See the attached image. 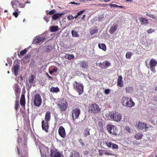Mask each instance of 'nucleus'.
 Masks as SVG:
<instances>
[{
  "label": "nucleus",
  "mask_w": 157,
  "mask_h": 157,
  "mask_svg": "<svg viewBox=\"0 0 157 157\" xmlns=\"http://www.w3.org/2000/svg\"><path fill=\"white\" fill-rule=\"evenodd\" d=\"M73 89L78 93L79 95H81L84 91V86L82 83H78L75 81L73 83Z\"/></svg>",
  "instance_id": "f257e3e1"
},
{
  "label": "nucleus",
  "mask_w": 157,
  "mask_h": 157,
  "mask_svg": "<svg viewBox=\"0 0 157 157\" xmlns=\"http://www.w3.org/2000/svg\"><path fill=\"white\" fill-rule=\"evenodd\" d=\"M101 111V109L98 105L96 104H90L88 106L89 113L96 114L98 113Z\"/></svg>",
  "instance_id": "f03ea898"
},
{
  "label": "nucleus",
  "mask_w": 157,
  "mask_h": 157,
  "mask_svg": "<svg viewBox=\"0 0 157 157\" xmlns=\"http://www.w3.org/2000/svg\"><path fill=\"white\" fill-rule=\"evenodd\" d=\"M17 150L19 155L20 157H28L27 148V145L24 144L20 148V151L19 148L17 147Z\"/></svg>",
  "instance_id": "7ed1b4c3"
},
{
  "label": "nucleus",
  "mask_w": 157,
  "mask_h": 157,
  "mask_svg": "<svg viewBox=\"0 0 157 157\" xmlns=\"http://www.w3.org/2000/svg\"><path fill=\"white\" fill-rule=\"evenodd\" d=\"M106 128L108 132L114 136L117 135L118 132V129L116 126L108 124L106 126Z\"/></svg>",
  "instance_id": "20e7f679"
},
{
  "label": "nucleus",
  "mask_w": 157,
  "mask_h": 157,
  "mask_svg": "<svg viewBox=\"0 0 157 157\" xmlns=\"http://www.w3.org/2000/svg\"><path fill=\"white\" fill-rule=\"evenodd\" d=\"M34 105L36 106L39 107L41 104L42 100L41 96L39 94H36L34 97L33 98Z\"/></svg>",
  "instance_id": "39448f33"
},
{
  "label": "nucleus",
  "mask_w": 157,
  "mask_h": 157,
  "mask_svg": "<svg viewBox=\"0 0 157 157\" xmlns=\"http://www.w3.org/2000/svg\"><path fill=\"white\" fill-rule=\"evenodd\" d=\"M122 117V115L120 113L116 112H113L110 115L111 119L116 122L120 121Z\"/></svg>",
  "instance_id": "423d86ee"
},
{
  "label": "nucleus",
  "mask_w": 157,
  "mask_h": 157,
  "mask_svg": "<svg viewBox=\"0 0 157 157\" xmlns=\"http://www.w3.org/2000/svg\"><path fill=\"white\" fill-rule=\"evenodd\" d=\"M58 105L60 111H65L67 109L68 103L66 101L62 99L58 102Z\"/></svg>",
  "instance_id": "0eeeda50"
},
{
  "label": "nucleus",
  "mask_w": 157,
  "mask_h": 157,
  "mask_svg": "<svg viewBox=\"0 0 157 157\" xmlns=\"http://www.w3.org/2000/svg\"><path fill=\"white\" fill-rule=\"evenodd\" d=\"M137 127L143 131L146 132L147 131L148 129L151 127V126L149 124L147 125L145 123H142L139 121L137 124Z\"/></svg>",
  "instance_id": "6e6552de"
},
{
  "label": "nucleus",
  "mask_w": 157,
  "mask_h": 157,
  "mask_svg": "<svg viewBox=\"0 0 157 157\" xmlns=\"http://www.w3.org/2000/svg\"><path fill=\"white\" fill-rule=\"evenodd\" d=\"M157 64V61L155 59H151L150 60L149 65V67L148 68H150V70L153 73L155 72V67Z\"/></svg>",
  "instance_id": "1a4fd4ad"
},
{
  "label": "nucleus",
  "mask_w": 157,
  "mask_h": 157,
  "mask_svg": "<svg viewBox=\"0 0 157 157\" xmlns=\"http://www.w3.org/2000/svg\"><path fill=\"white\" fill-rule=\"evenodd\" d=\"M81 113V111L78 108H76L72 110V117L74 120L78 118Z\"/></svg>",
  "instance_id": "9d476101"
},
{
  "label": "nucleus",
  "mask_w": 157,
  "mask_h": 157,
  "mask_svg": "<svg viewBox=\"0 0 157 157\" xmlns=\"http://www.w3.org/2000/svg\"><path fill=\"white\" fill-rule=\"evenodd\" d=\"M50 155L51 157H61L60 153L58 151L57 149L55 148L51 149Z\"/></svg>",
  "instance_id": "9b49d317"
},
{
  "label": "nucleus",
  "mask_w": 157,
  "mask_h": 157,
  "mask_svg": "<svg viewBox=\"0 0 157 157\" xmlns=\"http://www.w3.org/2000/svg\"><path fill=\"white\" fill-rule=\"evenodd\" d=\"M49 121H47L44 120H43L42 121V125L41 126L42 129L44 130L46 132H48V130L49 128V125L48 122Z\"/></svg>",
  "instance_id": "f8f14e48"
},
{
  "label": "nucleus",
  "mask_w": 157,
  "mask_h": 157,
  "mask_svg": "<svg viewBox=\"0 0 157 157\" xmlns=\"http://www.w3.org/2000/svg\"><path fill=\"white\" fill-rule=\"evenodd\" d=\"M58 133L59 136L63 138H64L66 136L65 129L62 126L59 127L58 129Z\"/></svg>",
  "instance_id": "ddd939ff"
},
{
  "label": "nucleus",
  "mask_w": 157,
  "mask_h": 157,
  "mask_svg": "<svg viewBox=\"0 0 157 157\" xmlns=\"http://www.w3.org/2000/svg\"><path fill=\"white\" fill-rule=\"evenodd\" d=\"M135 104L133 101L132 98H130L129 100H128V101L126 102H125L124 106L131 108L133 107L135 105Z\"/></svg>",
  "instance_id": "4468645a"
},
{
  "label": "nucleus",
  "mask_w": 157,
  "mask_h": 157,
  "mask_svg": "<svg viewBox=\"0 0 157 157\" xmlns=\"http://www.w3.org/2000/svg\"><path fill=\"white\" fill-rule=\"evenodd\" d=\"M17 63L13 66V70H14V74L16 76L18 75V71L20 67V60H17Z\"/></svg>",
  "instance_id": "2eb2a0df"
},
{
  "label": "nucleus",
  "mask_w": 157,
  "mask_h": 157,
  "mask_svg": "<svg viewBox=\"0 0 157 157\" xmlns=\"http://www.w3.org/2000/svg\"><path fill=\"white\" fill-rule=\"evenodd\" d=\"M80 66L82 69L87 68L88 67V63L87 61L83 60L79 63Z\"/></svg>",
  "instance_id": "dca6fc26"
},
{
  "label": "nucleus",
  "mask_w": 157,
  "mask_h": 157,
  "mask_svg": "<svg viewBox=\"0 0 157 157\" xmlns=\"http://www.w3.org/2000/svg\"><path fill=\"white\" fill-rule=\"evenodd\" d=\"M142 25H146L148 24V21L147 19L143 17H140L139 19Z\"/></svg>",
  "instance_id": "f3484780"
},
{
  "label": "nucleus",
  "mask_w": 157,
  "mask_h": 157,
  "mask_svg": "<svg viewBox=\"0 0 157 157\" xmlns=\"http://www.w3.org/2000/svg\"><path fill=\"white\" fill-rule=\"evenodd\" d=\"M118 26L115 25H113L112 27L110 28L109 30V32L110 34H113L115 31L117 30V28Z\"/></svg>",
  "instance_id": "a211bd4d"
},
{
  "label": "nucleus",
  "mask_w": 157,
  "mask_h": 157,
  "mask_svg": "<svg viewBox=\"0 0 157 157\" xmlns=\"http://www.w3.org/2000/svg\"><path fill=\"white\" fill-rule=\"evenodd\" d=\"M51 112L49 111L46 112L45 115L44 120L45 121L49 122L51 119Z\"/></svg>",
  "instance_id": "6ab92c4d"
},
{
  "label": "nucleus",
  "mask_w": 157,
  "mask_h": 157,
  "mask_svg": "<svg viewBox=\"0 0 157 157\" xmlns=\"http://www.w3.org/2000/svg\"><path fill=\"white\" fill-rule=\"evenodd\" d=\"M117 85L121 87L123 86V82L122 81V77L121 75L119 76L118 78Z\"/></svg>",
  "instance_id": "aec40b11"
},
{
  "label": "nucleus",
  "mask_w": 157,
  "mask_h": 157,
  "mask_svg": "<svg viewBox=\"0 0 157 157\" xmlns=\"http://www.w3.org/2000/svg\"><path fill=\"white\" fill-rule=\"evenodd\" d=\"M129 98L127 97L123 96L121 100V103L124 106L125 102H126L128 101V100H129Z\"/></svg>",
  "instance_id": "412c9836"
},
{
  "label": "nucleus",
  "mask_w": 157,
  "mask_h": 157,
  "mask_svg": "<svg viewBox=\"0 0 157 157\" xmlns=\"http://www.w3.org/2000/svg\"><path fill=\"white\" fill-rule=\"evenodd\" d=\"M63 14L64 13H55L52 16V18L53 20H56Z\"/></svg>",
  "instance_id": "4be33fe9"
},
{
  "label": "nucleus",
  "mask_w": 157,
  "mask_h": 157,
  "mask_svg": "<svg viewBox=\"0 0 157 157\" xmlns=\"http://www.w3.org/2000/svg\"><path fill=\"white\" fill-rule=\"evenodd\" d=\"M45 39V37L38 36L36 37L34 40L35 43H40Z\"/></svg>",
  "instance_id": "5701e85b"
},
{
  "label": "nucleus",
  "mask_w": 157,
  "mask_h": 157,
  "mask_svg": "<svg viewBox=\"0 0 157 157\" xmlns=\"http://www.w3.org/2000/svg\"><path fill=\"white\" fill-rule=\"evenodd\" d=\"M20 104L21 106H25V96L24 94L21 95L20 101Z\"/></svg>",
  "instance_id": "b1692460"
},
{
  "label": "nucleus",
  "mask_w": 157,
  "mask_h": 157,
  "mask_svg": "<svg viewBox=\"0 0 157 157\" xmlns=\"http://www.w3.org/2000/svg\"><path fill=\"white\" fill-rule=\"evenodd\" d=\"M90 129L88 128H86L84 130L83 132L84 136L85 137H86L87 136L90 135Z\"/></svg>",
  "instance_id": "393cba45"
},
{
  "label": "nucleus",
  "mask_w": 157,
  "mask_h": 157,
  "mask_svg": "<svg viewBox=\"0 0 157 157\" xmlns=\"http://www.w3.org/2000/svg\"><path fill=\"white\" fill-rule=\"evenodd\" d=\"M50 91L53 93H57L60 91V90L58 87H52L50 89Z\"/></svg>",
  "instance_id": "a878e982"
},
{
  "label": "nucleus",
  "mask_w": 157,
  "mask_h": 157,
  "mask_svg": "<svg viewBox=\"0 0 157 157\" xmlns=\"http://www.w3.org/2000/svg\"><path fill=\"white\" fill-rule=\"evenodd\" d=\"M17 2L16 1H12L11 2V5L12 6L13 8L15 10L18 11V10L17 8V5L16 4Z\"/></svg>",
  "instance_id": "bb28decb"
},
{
  "label": "nucleus",
  "mask_w": 157,
  "mask_h": 157,
  "mask_svg": "<svg viewBox=\"0 0 157 157\" xmlns=\"http://www.w3.org/2000/svg\"><path fill=\"white\" fill-rule=\"evenodd\" d=\"M98 47L99 48L101 49L104 51H106V46L104 44L99 43L98 44Z\"/></svg>",
  "instance_id": "cd10ccee"
},
{
  "label": "nucleus",
  "mask_w": 157,
  "mask_h": 157,
  "mask_svg": "<svg viewBox=\"0 0 157 157\" xmlns=\"http://www.w3.org/2000/svg\"><path fill=\"white\" fill-rule=\"evenodd\" d=\"M133 88L132 86H128L126 87L125 90L126 93H130L132 92L133 90Z\"/></svg>",
  "instance_id": "c85d7f7f"
},
{
  "label": "nucleus",
  "mask_w": 157,
  "mask_h": 157,
  "mask_svg": "<svg viewBox=\"0 0 157 157\" xmlns=\"http://www.w3.org/2000/svg\"><path fill=\"white\" fill-rule=\"evenodd\" d=\"M79 154L78 152L74 151H72L70 155V157H78L79 156Z\"/></svg>",
  "instance_id": "c756f323"
},
{
  "label": "nucleus",
  "mask_w": 157,
  "mask_h": 157,
  "mask_svg": "<svg viewBox=\"0 0 157 157\" xmlns=\"http://www.w3.org/2000/svg\"><path fill=\"white\" fill-rule=\"evenodd\" d=\"M59 29L58 26H52L50 27V30L51 32H54L58 30Z\"/></svg>",
  "instance_id": "7c9ffc66"
},
{
  "label": "nucleus",
  "mask_w": 157,
  "mask_h": 157,
  "mask_svg": "<svg viewBox=\"0 0 157 157\" xmlns=\"http://www.w3.org/2000/svg\"><path fill=\"white\" fill-rule=\"evenodd\" d=\"M28 51V48H25L24 50L21 51L20 52V53L18 54V56L20 57V56H22L24 55Z\"/></svg>",
  "instance_id": "2f4dec72"
},
{
  "label": "nucleus",
  "mask_w": 157,
  "mask_h": 157,
  "mask_svg": "<svg viewBox=\"0 0 157 157\" xmlns=\"http://www.w3.org/2000/svg\"><path fill=\"white\" fill-rule=\"evenodd\" d=\"M15 1L18 4L20 8H23L25 7V3H22L20 2L19 0H15Z\"/></svg>",
  "instance_id": "473e14b6"
},
{
  "label": "nucleus",
  "mask_w": 157,
  "mask_h": 157,
  "mask_svg": "<svg viewBox=\"0 0 157 157\" xmlns=\"http://www.w3.org/2000/svg\"><path fill=\"white\" fill-rule=\"evenodd\" d=\"M71 34L72 36L74 37H77L79 36L78 32L75 30H73L71 31Z\"/></svg>",
  "instance_id": "72a5a7b5"
},
{
  "label": "nucleus",
  "mask_w": 157,
  "mask_h": 157,
  "mask_svg": "<svg viewBox=\"0 0 157 157\" xmlns=\"http://www.w3.org/2000/svg\"><path fill=\"white\" fill-rule=\"evenodd\" d=\"M143 136V135L140 133H138L135 136V138L137 140L141 139Z\"/></svg>",
  "instance_id": "f704fd0d"
},
{
  "label": "nucleus",
  "mask_w": 157,
  "mask_h": 157,
  "mask_svg": "<svg viewBox=\"0 0 157 157\" xmlns=\"http://www.w3.org/2000/svg\"><path fill=\"white\" fill-rule=\"evenodd\" d=\"M98 125L99 127L101 129V128H103V121L102 120H100L98 121Z\"/></svg>",
  "instance_id": "c9c22d12"
},
{
  "label": "nucleus",
  "mask_w": 157,
  "mask_h": 157,
  "mask_svg": "<svg viewBox=\"0 0 157 157\" xmlns=\"http://www.w3.org/2000/svg\"><path fill=\"white\" fill-rule=\"evenodd\" d=\"M19 106V101L18 100H17L15 101V104L14 105V109H15L17 111L18 109V107Z\"/></svg>",
  "instance_id": "e433bc0d"
},
{
  "label": "nucleus",
  "mask_w": 157,
  "mask_h": 157,
  "mask_svg": "<svg viewBox=\"0 0 157 157\" xmlns=\"http://www.w3.org/2000/svg\"><path fill=\"white\" fill-rule=\"evenodd\" d=\"M132 53L131 52H128L126 54V58L128 59H130L132 55Z\"/></svg>",
  "instance_id": "4c0bfd02"
},
{
  "label": "nucleus",
  "mask_w": 157,
  "mask_h": 157,
  "mask_svg": "<svg viewBox=\"0 0 157 157\" xmlns=\"http://www.w3.org/2000/svg\"><path fill=\"white\" fill-rule=\"evenodd\" d=\"M14 88L15 92L16 94H18L20 93V92L19 90V86L18 85H15L14 86Z\"/></svg>",
  "instance_id": "58836bf2"
},
{
  "label": "nucleus",
  "mask_w": 157,
  "mask_h": 157,
  "mask_svg": "<svg viewBox=\"0 0 157 157\" xmlns=\"http://www.w3.org/2000/svg\"><path fill=\"white\" fill-rule=\"evenodd\" d=\"M34 80V76L33 75H32L29 79V82L30 83H33Z\"/></svg>",
  "instance_id": "ea45409f"
},
{
  "label": "nucleus",
  "mask_w": 157,
  "mask_h": 157,
  "mask_svg": "<svg viewBox=\"0 0 157 157\" xmlns=\"http://www.w3.org/2000/svg\"><path fill=\"white\" fill-rule=\"evenodd\" d=\"M52 46H47L46 47V49H45V52L47 53H49L52 50Z\"/></svg>",
  "instance_id": "a19ab883"
},
{
  "label": "nucleus",
  "mask_w": 157,
  "mask_h": 157,
  "mask_svg": "<svg viewBox=\"0 0 157 157\" xmlns=\"http://www.w3.org/2000/svg\"><path fill=\"white\" fill-rule=\"evenodd\" d=\"M146 15L155 20L157 19V17L155 16L152 14H149L148 13H147L146 14Z\"/></svg>",
  "instance_id": "79ce46f5"
},
{
  "label": "nucleus",
  "mask_w": 157,
  "mask_h": 157,
  "mask_svg": "<svg viewBox=\"0 0 157 157\" xmlns=\"http://www.w3.org/2000/svg\"><path fill=\"white\" fill-rule=\"evenodd\" d=\"M98 29H93L90 31V33L91 34L94 35L98 32Z\"/></svg>",
  "instance_id": "37998d69"
},
{
  "label": "nucleus",
  "mask_w": 157,
  "mask_h": 157,
  "mask_svg": "<svg viewBox=\"0 0 157 157\" xmlns=\"http://www.w3.org/2000/svg\"><path fill=\"white\" fill-rule=\"evenodd\" d=\"M78 141L82 146H84L85 145V144L82 139H79L78 140Z\"/></svg>",
  "instance_id": "c03bdc74"
},
{
  "label": "nucleus",
  "mask_w": 157,
  "mask_h": 157,
  "mask_svg": "<svg viewBox=\"0 0 157 157\" xmlns=\"http://www.w3.org/2000/svg\"><path fill=\"white\" fill-rule=\"evenodd\" d=\"M105 65L104 64V63H100L99 66L102 69H105L106 68Z\"/></svg>",
  "instance_id": "a18cd8bd"
},
{
  "label": "nucleus",
  "mask_w": 157,
  "mask_h": 157,
  "mask_svg": "<svg viewBox=\"0 0 157 157\" xmlns=\"http://www.w3.org/2000/svg\"><path fill=\"white\" fill-rule=\"evenodd\" d=\"M74 57V56L73 55L68 54L67 58L69 60H71L73 59Z\"/></svg>",
  "instance_id": "49530a36"
},
{
  "label": "nucleus",
  "mask_w": 157,
  "mask_h": 157,
  "mask_svg": "<svg viewBox=\"0 0 157 157\" xmlns=\"http://www.w3.org/2000/svg\"><path fill=\"white\" fill-rule=\"evenodd\" d=\"M104 64L105 65V66L106 68L109 66L111 65V63L108 61H105L104 62Z\"/></svg>",
  "instance_id": "de8ad7c7"
},
{
  "label": "nucleus",
  "mask_w": 157,
  "mask_h": 157,
  "mask_svg": "<svg viewBox=\"0 0 157 157\" xmlns=\"http://www.w3.org/2000/svg\"><path fill=\"white\" fill-rule=\"evenodd\" d=\"M20 11H17L15 10V11L13 12V14L14 16L15 17H17L18 15V14L20 13Z\"/></svg>",
  "instance_id": "09e8293b"
},
{
  "label": "nucleus",
  "mask_w": 157,
  "mask_h": 157,
  "mask_svg": "<svg viewBox=\"0 0 157 157\" xmlns=\"http://www.w3.org/2000/svg\"><path fill=\"white\" fill-rule=\"evenodd\" d=\"M105 144L109 147H112L113 144L111 142H105Z\"/></svg>",
  "instance_id": "8fccbe9b"
},
{
  "label": "nucleus",
  "mask_w": 157,
  "mask_h": 157,
  "mask_svg": "<svg viewBox=\"0 0 157 157\" xmlns=\"http://www.w3.org/2000/svg\"><path fill=\"white\" fill-rule=\"evenodd\" d=\"M112 148L113 149H117L119 147L117 144H113Z\"/></svg>",
  "instance_id": "3c124183"
},
{
  "label": "nucleus",
  "mask_w": 157,
  "mask_h": 157,
  "mask_svg": "<svg viewBox=\"0 0 157 157\" xmlns=\"http://www.w3.org/2000/svg\"><path fill=\"white\" fill-rule=\"evenodd\" d=\"M155 31V29H150L147 30V32L148 34H150L152 33V32H154Z\"/></svg>",
  "instance_id": "603ef678"
},
{
  "label": "nucleus",
  "mask_w": 157,
  "mask_h": 157,
  "mask_svg": "<svg viewBox=\"0 0 157 157\" xmlns=\"http://www.w3.org/2000/svg\"><path fill=\"white\" fill-rule=\"evenodd\" d=\"M50 18V16H45L44 17V19L47 22L49 21V19Z\"/></svg>",
  "instance_id": "864d4df0"
},
{
  "label": "nucleus",
  "mask_w": 157,
  "mask_h": 157,
  "mask_svg": "<svg viewBox=\"0 0 157 157\" xmlns=\"http://www.w3.org/2000/svg\"><path fill=\"white\" fill-rule=\"evenodd\" d=\"M56 12V10H53L49 12L48 13H47L48 14H49L50 15H52L54 13H55Z\"/></svg>",
  "instance_id": "5fc2aeb1"
},
{
  "label": "nucleus",
  "mask_w": 157,
  "mask_h": 157,
  "mask_svg": "<svg viewBox=\"0 0 157 157\" xmlns=\"http://www.w3.org/2000/svg\"><path fill=\"white\" fill-rule=\"evenodd\" d=\"M67 18L68 20L70 21L71 20H73L74 18V17L72 15H68L67 17Z\"/></svg>",
  "instance_id": "6e6d98bb"
},
{
  "label": "nucleus",
  "mask_w": 157,
  "mask_h": 157,
  "mask_svg": "<svg viewBox=\"0 0 157 157\" xmlns=\"http://www.w3.org/2000/svg\"><path fill=\"white\" fill-rule=\"evenodd\" d=\"M140 144V143L137 140H135L133 141V144L134 145H139Z\"/></svg>",
  "instance_id": "4d7b16f0"
},
{
  "label": "nucleus",
  "mask_w": 157,
  "mask_h": 157,
  "mask_svg": "<svg viewBox=\"0 0 157 157\" xmlns=\"http://www.w3.org/2000/svg\"><path fill=\"white\" fill-rule=\"evenodd\" d=\"M110 90L109 89H106L104 91V93L106 94H108L109 93Z\"/></svg>",
  "instance_id": "13d9d810"
},
{
  "label": "nucleus",
  "mask_w": 157,
  "mask_h": 157,
  "mask_svg": "<svg viewBox=\"0 0 157 157\" xmlns=\"http://www.w3.org/2000/svg\"><path fill=\"white\" fill-rule=\"evenodd\" d=\"M46 75L47 76V77L49 78V79H50L52 80H53V78L52 77H51L50 76L49 74L47 73H46Z\"/></svg>",
  "instance_id": "bf43d9fd"
},
{
  "label": "nucleus",
  "mask_w": 157,
  "mask_h": 157,
  "mask_svg": "<svg viewBox=\"0 0 157 157\" xmlns=\"http://www.w3.org/2000/svg\"><path fill=\"white\" fill-rule=\"evenodd\" d=\"M70 3L72 4H75L77 5H80V3H78L75 2H71Z\"/></svg>",
  "instance_id": "052dcab7"
},
{
  "label": "nucleus",
  "mask_w": 157,
  "mask_h": 157,
  "mask_svg": "<svg viewBox=\"0 0 157 157\" xmlns=\"http://www.w3.org/2000/svg\"><path fill=\"white\" fill-rule=\"evenodd\" d=\"M102 152V150H99V156H101L103 155V153Z\"/></svg>",
  "instance_id": "680f3d73"
},
{
  "label": "nucleus",
  "mask_w": 157,
  "mask_h": 157,
  "mask_svg": "<svg viewBox=\"0 0 157 157\" xmlns=\"http://www.w3.org/2000/svg\"><path fill=\"white\" fill-rule=\"evenodd\" d=\"M116 4H109V5L112 8V7H115V6Z\"/></svg>",
  "instance_id": "e2e57ef3"
},
{
  "label": "nucleus",
  "mask_w": 157,
  "mask_h": 157,
  "mask_svg": "<svg viewBox=\"0 0 157 157\" xmlns=\"http://www.w3.org/2000/svg\"><path fill=\"white\" fill-rule=\"evenodd\" d=\"M53 72H56L57 71V67H55L52 70Z\"/></svg>",
  "instance_id": "0e129e2a"
},
{
  "label": "nucleus",
  "mask_w": 157,
  "mask_h": 157,
  "mask_svg": "<svg viewBox=\"0 0 157 157\" xmlns=\"http://www.w3.org/2000/svg\"><path fill=\"white\" fill-rule=\"evenodd\" d=\"M104 154L105 155H112V154L110 153H109L108 152H106L104 153Z\"/></svg>",
  "instance_id": "69168bd1"
},
{
  "label": "nucleus",
  "mask_w": 157,
  "mask_h": 157,
  "mask_svg": "<svg viewBox=\"0 0 157 157\" xmlns=\"http://www.w3.org/2000/svg\"><path fill=\"white\" fill-rule=\"evenodd\" d=\"M85 11V10H81L79 12L80 13V14H82Z\"/></svg>",
  "instance_id": "338daca9"
},
{
  "label": "nucleus",
  "mask_w": 157,
  "mask_h": 157,
  "mask_svg": "<svg viewBox=\"0 0 157 157\" xmlns=\"http://www.w3.org/2000/svg\"><path fill=\"white\" fill-rule=\"evenodd\" d=\"M85 17H86L85 15H83V16L81 18V19H84L85 18Z\"/></svg>",
  "instance_id": "774afa93"
}]
</instances>
